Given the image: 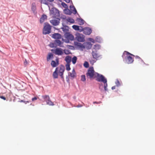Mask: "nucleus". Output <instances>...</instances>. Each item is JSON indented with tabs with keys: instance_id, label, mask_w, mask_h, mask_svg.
Here are the masks:
<instances>
[{
	"instance_id": "f257e3e1",
	"label": "nucleus",
	"mask_w": 155,
	"mask_h": 155,
	"mask_svg": "<svg viewBox=\"0 0 155 155\" xmlns=\"http://www.w3.org/2000/svg\"><path fill=\"white\" fill-rule=\"evenodd\" d=\"M95 73L97 74L96 80L98 82H103L104 83V91H108V89L107 88L108 84L107 78L102 74L97 73Z\"/></svg>"
},
{
	"instance_id": "f03ea898",
	"label": "nucleus",
	"mask_w": 155,
	"mask_h": 155,
	"mask_svg": "<svg viewBox=\"0 0 155 155\" xmlns=\"http://www.w3.org/2000/svg\"><path fill=\"white\" fill-rule=\"evenodd\" d=\"M131 56H134V55L131 53L127 51H124L122 57L123 58V61L125 63L128 64H130L133 62L134 59Z\"/></svg>"
},
{
	"instance_id": "7ed1b4c3",
	"label": "nucleus",
	"mask_w": 155,
	"mask_h": 155,
	"mask_svg": "<svg viewBox=\"0 0 155 155\" xmlns=\"http://www.w3.org/2000/svg\"><path fill=\"white\" fill-rule=\"evenodd\" d=\"M74 44L75 45L81 49L82 50L84 48H86L87 50L90 49L91 48L92 45L91 43L88 42H84L83 44L77 42H74Z\"/></svg>"
},
{
	"instance_id": "20e7f679",
	"label": "nucleus",
	"mask_w": 155,
	"mask_h": 155,
	"mask_svg": "<svg viewBox=\"0 0 155 155\" xmlns=\"http://www.w3.org/2000/svg\"><path fill=\"white\" fill-rule=\"evenodd\" d=\"M64 36L66 39L64 40V41L66 43H69L70 41H72L74 40V36L70 32L64 33Z\"/></svg>"
},
{
	"instance_id": "39448f33",
	"label": "nucleus",
	"mask_w": 155,
	"mask_h": 155,
	"mask_svg": "<svg viewBox=\"0 0 155 155\" xmlns=\"http://www.w3.org/2000/svg\"><path fill=\"white\" fill-rule=\"evenodd\" d=\"M95 74V71L93 67H90L86 73V75L87 78H90L91 79L93 78Z\"/></svg>"
},
{
	"instance_id": "423d86ee",
	"label": "nucleus",
	"mask_w": 155,
	"mask_h": 155,
	"mask_svg": "<svg viewBox=\"0 0 155 155\" xmlns=\"http://www.w3.org/2000/svg\"><path fill=\"white\" fill-rule=\"evenodd\" d=\"M92 55L93 58L96 60H98L102 58V55L100 54L97 50L93 49L91 53Z\"/></svg>"
},
{
	"instance_id": "0eeeda50",
	"label": "nucleus",
	"mask_w": 155,
	"mask_h": 155,
	"mask_svg": "<svg viewBox=\"0 0 155 155\" xmlns=\"http://www.w3.org/2000/svg\"><path fill=\"white\" fill-rule=\"evenodd\" d=\"M51 26L49 24H46L43 28V34L45 35L49 34L51 32Z\"/></svg>"
},
{
	"instance_id": "6e6552de",
	"label": "nucleus",
	"mask_w": 155,
	"mask_h": 155,
	"mask_svg": "<svg viewBox=\"0 0 155 155\" xmlns=\"http://www.w3.org/2000/svg\"><path fill=\"white\" fill-rule=\"evenodd\" d=\"M42 97L44 100L46 102L47 104L50 106L54 105V104L50 100L49 96L48 95H42Z\"/></svg>"
},
{
	"instance_id": "1a4fd4ad",
	"label": "nucleus",
	"mask_w": 155,
	"mask_h": 155,
	"mask_svg": "<svg viewBox=\"0 0 155 155\" xmlns=\"http://www.w3.org/2000/svg\"><path fill=\"white\" fill-rule=\"evenodd\" d=\"M75 36V39L78 41L84 42L85 41L84 36L82 34L77 33L76 34Z\"/></svg>"
},
{
	"instance_id": "9d476101",
	"label": "nucleus",
	"mask_w": 155,
	"mask_h": 155,
	"mask_svg": "<svg viewBox=\"0 0 155 155\" xmlns=\"http://www.w3.org/2000/svg\"><path fill=\"white\" fill-rule=\"evenodd\" d=\"M50 14L53 15L55 17H59L60 16V13L59 11L55 8H52L50 11Z\"/></svg>"
},
{
	"instance_id": "9b49d317",
	"label": "nucleus",
	"mask_w": 155,
	"mask_h": 155,
	"mask_svg": "<svg viewBox=\"0 0 155 155\" xmlns=\"http://www.w3.org/2000/svg\"><path fill=\"white\" fill-rule=\"evenodd\" d=\"M92 29L89 27H85L84 28L83 32L85 35H89L92 32Z\"/></svg>"
},
{
	"instance_id": "f8f14e48",
	"label": "nucleus",
	"mask_w": 155,
	"mask_h": 155,
	"mask_svg": "<svg viewBox=\"0 0 155 155\" xmlns=\"http://www.w3.org/2000/svg\"><path fill=\"white\" fill-rule=\"evenodd\" d=\"M60 19L59 18L57 19H52L50 21V23L54 26H57L59 25L60 23Z\"/></svg>"
},
{
	"instance_id": "ddd939ff",
	"label": "nucleus",
	"mask_w": 155,
	"mask_h": 155,
	"mask_svg": "<svg viewBox=\"0 0 155 155\" xmlns=\"http://www.w3.org/2000/svg\"><path fill=\"white\" fill-rule=\"evenodd\" d=\"M54 53L58 55H61L63 54V50L61 48H57L54 50Z\"/></svg>"
},
{
	"instance_id": "4468645a",
	"label": "nucleus",
	"mask_w": 155,
	"mask_h": 155,
	"mask_svg": "<svg viewBox=\"0 0 155 155\" xmlns=\"http://www.w3.org/2000/svg\"><path fill=\"white\" fill-rule=\"evenodd\" d=\"M56 61L52 60L51 63V66L53 67H55L59 64V61L58 58H57L56 59Z\"/></svg>"
},
{
	"instance_id": "2eb2a0df",
	"label": "nucleus",
	"mask_w": 155,
	"mask_h": 155,
	"mask_svg": "<svg viewBox=\"0 0 155 155\" xmlns=\"http://www.w3.org/2000/svg\"><path fill=\"white\" fill-rule=\"evenodd\" d=\"M59 71L58 67H57L55 70V71L53 72V77L54 78L56 79L58 77V72Z\"/></svg>"
},
{
	"instance_id": "dca6fc26",
	"label": "nucleus",
	"mask_w": 155,
	"mask_h": 155,
	"mask_svg": "<svg viewBox=\"0 0 155 155\" xmlns=\"http://www.w3.org/2000/svg\"><path fill=\"white\" fill-rule=\"evenodd\" d=\"M62 26L63 27H61V29L62 30L64 33H69V27L67 25H64L63 23L62 24Z\"/></svg>"
},
{
	"instance_id": "f3484780",
	"label": "nucleus",
	"mask_w": 155,
	"mask_h": 155,
	"mask_svg": "<svg viewBox=\"0 0 155 155\" xmlns=\"http://www.w3.org/2000/svg\"><path fill=\"white\" fill-rule=\"evenodd\" d=\"M52 38L55 39H60L61 38V35L58 33H55L52 35Z\"/></svg>"
},
{
	"instance_id": "a211bd4d",
	"label": "nucleus",
	"mask_w": 155,
	"mask_h": 155,
	"mask_svg": "<svg viewBox=\"0 0 155 155\" xmlns=\"http://www.w3.org/2000/svg\"><path fill=\"white\" fill-rule=\"evenodd\" d=\"M47 18V16L46 15L43 14L42 15L40 19V22L42 23L44 22L45 20Z\"/></svg>"
},
{
	"instance_id": "6ab92c4d",
	"label": "nucleus",
	"mask_w": 155,
	"mask_h": 155,
	"mask_svg": "<svg viewBox=\"0 0 155 155\" xmlns=\"http://www.w3.org/2000/svg\"><path fill=\"white\" fill-rule=\"evenodd\" d=\"M70 8L71 10L73 11V13L74 15L77 13V10L74 5H70Z\"/></svg>"
},
{
	"instance_id": "aec40b11",
	"label": "nucleus",
	"mask_w": 155,
	"mask_h": 155,
	"mask_svg": "<svg viewBox=\"0 0 155 155\" xmlns=\"http://www.w3.org/2000/svg\"><path fill=\"white\" fill-rule=\"evenodd\" d=\"M71 57L69 55L66 56L65 59V61L68 64H70L71 61Z\"/></svg>"
},
{
	"instance_id": "412c9836",
	"label": "nucleus",
	"mask_w": 155,
	"mask_h": 155,
	"mask_svg": "<svg viewBox=\"0 0 155 155\" xmlns=\"http://www.w3.org/2000/svg\"><path fill=\"white\" fill-rule=\"evenodd\" d=\"M64 12L65 14L69 15H70L72 12L68 9V8L65 9L64 10Z\"/></svg>"
},
{
	"instance_id": "4be33fe9",
	"label": "nucleus",
	"mask_w": 155,
	"mask_h": 155,
	"mask_svg": "<svg viewBox=\"0 0 155 155\" xmlns=\"http://www.w3.org/2000/svg\"><path fill=\"white\" fill-rule=\"evenodd\" d=\"M31 9L34 14H35L36 13V7L35 3H33L32 4Z\"/></svg>"
},
{
	"instance_id": "5701e85b",
	"label": "nucleus",
	"mask_w": 155,
	"mask_h": 155,
	"mask_svg": "<svg viewBox=\"0 0 155 155\" xmlns=\"http://www.w3.org/2000/svg\"><path fill=\"white\" fill-rule=\"evenodd\" d=\"M53 55L52 53H49L47 57V59L48 61H49L51 59H52L53 58Z\"/></svg>"
},
{
	"instance_id": "b1692460",
	"label": "nucleus",
	"mask_w": 155,
	"mask_h": 155,
	"mask_svg": "<svg viewBox=\"0 0 155 155\" xmlns=\"http://www.w3.org/2000/svg\"><path fill=\"white\" fill-rule=\"evenodd\" d=\"M56 46L57 45L61 47V44L62 43L61 41L58 39L54 41Z\"/></svg>"
},
{
	"instance_id": "393cba45",
	"label": "nucleus",
	"mask_w": 155,
	"mask_h": 155,
	"mask_svg": "<svg viewBox=\"0 0 155 155\" xmlns=\"http://www.w3.org/2000/svg\"><path fill=\"white\" fill-rule=\"evenodd\" d=\"M95 41L97 42L101 43L102 42V39L100 37L97 36L95 38Z\"/></svg>"
},
{
	"instance_id": "a878e982",
	"label": "nucleus",
	"mask_w": 155,
	"mask_h": 155,
	"mask_svg": "<svg viewBox=\"0 0 155 155\" xmlns=\"http://www.w3.org/2000/svg\"><path fill=\"white\" fill-rule=\"evenodd\" d=\"M77 20H78V22H79V25H82L84 24V21L81 18H78Z\"/></svg>"
},
{
	"instance_id": "bb28decb",
	"label": "nucleus",
	"mask_w": 155,
	"mask_h": 155,
	"mask_svg": "<svg viewBox=\"0 0 155 155\" xmlns=\"http://www.w3.org/2000/svg\"><path fill=\"white\" fill-rule=\"evenodd\" d=\"M66 20L68 22L73 24L74 23V20L71 18L68 17L66 19Z\"/></svg>"
},
{
	"instance_id": "cd10ccee",
	"label": "nucleus",
	"mask_w": 155,
	"mask_h": 155,
	"mask_svg": "<svg viewBox=\"0 0 155 155\" xmlns=\"http://www.w3.org/2000/svg\"><path fill=\"white\" fill-rule=\"evenodd\" d=\"M68 75L73 78H74L76 77V73L69 72L68 73Z\"/></svg>"
},
{
	"instance_id": "c85d7f7f",
	"label": "nucleus",
	"mask_w": 155,
	"mask_h": 155,
	"mask_svg": "<svg viewBox=\"0 0 155 155\" xmlns=\"http://www.w3.org/2000/svg\"><path fill=\"white\" fill-rule=\"evenodd\" d=\"M116 85L117 87H119L122 85V83L121 82H120L118 79H117L115 82Z\"/></svg>"
},
{
	"instance_id": "c756f323",
	"label": "nucleus",
	"mask_w": 155,
	"mask_h": 155,
	"mask_svg": "<svg viewBox=\"0 0 155 155\" xmlns=\"http://www.w3.org/2000/svg\"><path fill=\"white\" fill-rule=\"evenodd\" d=\"M94 47L93 49H95V50H99L101 46L99 44H96L94 45Z\"/></svg>"
},
{
	"instance_id": "7c9ffc66",
	"label": "nucleus",
	"mask_w": 155,
	"mask_h": 155,
	"mask_svg": "<svg viewBox=\"0 0 155 155\" xmlns=\"http://www.w3.org/2000/svg\"><path fill=\"white\" fill-rule=\"evenodd\" d=\"M77 59V57L75 56H74L72 59V63L74 64H75L76 62Z\"/></svg>"
},
{
	"instance_id": "2f4dec72",
	"label": "nucleus",
	"mask_w": 155,
	"mask_h": 155,
	"mask_svg": "<svg viewBox=\"0 0 155 155\" xmlns=\"http://www.w3.org/2000/svg\"><path fill=\"white\" fill-rule=\"evenodd\" d=\"M64 53L66 54H71V53L69 50L65 49L63 50Z\"/></svg>"
},
{
	"instance_id": "473e14b6",
	"label": "nucleus",
	"mask_w": 155,
	"mask_h": 155,
	"mask_svg": "<svg viewBox=\"0 0 155 155\" xmlns=\"http://www.w3.org/2000/svg\"><path fill=\"white\" fill-rule=\"evenodd\" d=\"M64 66L61 65L60 67L59 70L58 72H64Z\"/></svg>"
},
{
	"instance_id": "72a5a7b5",
	"label": "nucleus",
	"mask_w": 155,
	"mask_h": 155,
	"mask_svg": "<svg viewBox=\"0 0 155 155\" xmlns=\"http://www.w3.org/2000/svg\"><path fill=\"white\" fill-rule=\"evenodd\" d=\"M72 27L73 29L76 31H78L79 30V26L74 25L72 26Z\"/></svg>"
},
{
	"instance_id": "f704fd0d",
	"label": "nucleus",
	"mask_w": 155,
	"mask_h": 155,
	"mask_svg": "<svg viewBox=\"0 0 155 155\" xmlns=\"http://www.w3.org/2000/svg\"><path fill=\"white\" fill-rule=\"evenodd\" d=\"M61 5L64 8H65V9L68 8V6L64 2H62Z\"/></svg>"
},
{
	"instance_id": "c9c22d12",
	"label": "nucleus",
	"mask_w": 155,
	"mask_h": 155,
	"mask_svg": "<svg viewBox=\"0 0 155 155\" xmlns=\"http://www.w3.org/2000/svg\"><path fill=\"white\" fill-rule=\"evenodd\" d=\"M66 67V69L68 71H69L71 70V68L70 67V64L67 63L65 65Z\"/></svg>"
},
{
	"instance_id": "e433bc0d",
	"label": "nucleus",
	"mask_w": 155,
	"mask_h": 155,
	"mask_svg": "<svg viewBox=\"0 0 155 155\" xmlns=\"http://www.w3.org/2000/svg\"><path fill=\"white\" fill-rule=\"evenodd\" d=\"M84 66L85 68H88L89 67V64L88 63L87 61H85L84 64Z\"/></svg>"
},
{
	"instance_id": "4c0bfd02",
	"label": "nucleus",
	"mask_w": 155,
	"mask_h": 155,
	"mask_svg": "<svg viewBox=\"0 0 155 155\" xmlns=\"http://www.w3.org/2000/svg\"><path fill=\"white\" fill-rule=\"evenodd\" d=\"M49 46L51 48H54V47H56V46L55 45V43L54 41V42L52 43H51L49 45Z\"/></svg>"
},
{
	"instance_id": "58836bf2",
	"label": "nucleus",
	"mask_w": 155,
	"mask_h": 155,
	"mask_svg": "<svg viewBox=\"0 0 155 155\" xmlns=\"http://www.w3.org/2000/svg\"><path fill=\"white\" fill-rule=\"evenodd\" d=\"M99 88L100 91L101 92H102L103 91H104V90L103 89V88L101 87L103 85V84H99Z\"/></svg>"
},
{
	"instance_id": "ea45409f",
	"label": "nucleus",
	"mask_w": 155,
	"mask_h": 155,
	"mask_svg": "<svg viewBox=\"0 0 155 155\" xmlns=\"http://www.w3.org/2000/svg\"><path fill=\"white\" fill-rule=\"evenodd\" d=\"M81 80L82 81H84L86 80L85 76L84 75H82L81 76Z\"/></svg>"
},
{
	"instance_id": "a19ab883",
	"label": "nucleus",
	"mask_w": 155,
	"mask_h": 155,
	"mask_svg": "<svg viewBox=\"0 0 155 155\" xmlns=\"http://www.w3.org/2000/svg\"><path fill=\"white\" fill-rule=\"evenodd\" d=\"M135 58L136 59H139L140 60V61L141 62H142L144 64H146L141 59V58L139 56H135ZM146 65H147V64H146Z\"/></svg>"
},
{
	"instance_id": "79ce46f5",
	"label": "nucleus",
	"mask_w": 155,
	"mask_h": 155,
	"mask_svg": "<svg viewBox=\"0 0 155 155\" xmlns=\"http://www.w3.org/2000/svg\"><path fill=\"white\" fill-rule=\"evenodd\" d=\"M41 3L45 4V5H48V3L46 0H40Z\"/></svg>"
},
{
	"instance_id": "37998d69",
	"label": "nucleus",
	"mask_w": 155,
	"mask_h": 155,
	"mask_svg": "<svg viewBox=\"0 0 155 155\" xmlns=\"http://www.w3.org/2000/svg\"><path fill=\"white\" fill-rule=\"evenodd\" d=\"M97 60L95 59H91L90 60V63L92 64H93L95 63Z\"/></svg>"
},
{
	"instance_id": "c03bdc74",
	"label": "nucleus",
	"mask_w": 155,
	"mask_h": 155,
	"mask_svg": "<svg viewBox=\"0 0 155 155\" xmlns=\"http://www.w3.org/2000/svg\"><path fill=\"white\" fill-rule=\"evenodd\" d=\"M79 31L80 32L83 31L84 28L81 26H79Z\"/></svg>"
},
{
	"instance_id": "a18cd8bd",
	"label": "nucleus",
	"mask_w": 155,
	"mask_h": 155,
	"mask_svg": "<svg viewBox=\"0 0 155 155\" xmlns=\"http://www.w3.org/2000/svg\"><path fill=\"white\" fill-rule=\"evenodd\" d=\"M59 75L61 76V78H63V74L64 72H58Z\"/></svg>"
},
{
	"instance_id": "49530a36",
	"label": "nucleus",
	"mask_w": 155,
	"mask_h": 155,
	"mask_svg": "<svg viewBox=\"0 0 155 155\" xmlns=\"http://www.w3.org/2000/svg\"><path fill=\"white\" fill-rule=\"evenodd\" d=\"M88 40L91 41V42L93 43H95V40L94 39H93L92 38H88Z\"/></svg>"
},
{
	"instance_id": "de8ad7c7",
	"label": "nucleus",
	"mask_w": 155,
	"mask_h": 155,
	"mask_svg": "<svg viewBox=\"0 0 155 155\" xmlns=\"http://www.w3.org/2000/svg\"><path fill=\"white\" fill-rule=\"evenodd\" d=\"M38 98V97H33L32 98L31 100L32 101H34L35 100H36Z\"/></svg>"
},
{
	"instance_id": "09e8293b",
	"label": "nucleus",
	"mask_w": 155,
	"mask_h": 155,
	"mask_svg": "<svg viewBox=\"0 0 155 155\" xmlns=\"http://www.w3.org/2000/svg\"><path fill=\"white\" fill-rule=\"evenodd\" d=\"M0 98L4 100H6V98L3 96H0Z\"/></svg>"
},
{
	"instance_id": "8fccbe9b",
	"label": "nucleus",
	"mask_w": 155,
	"mask_h": 155,
	"mask_svg": "<svg viewBox=\"0 0 155 155\" xmlns=\"http://www.w3.org/2000/svg\"><path fill=\"white\" fill-rule=\"evenodd\" d=\"M63 0L68 3H70L71 2V0Z\"/></svg>"
},
{
	"instance_id": "3c124183",
	"label": "nucleus",
	"mask_w": 155,
	"mask_h": 155,
	"mask_svg": "<svg viewBox=\"0 0 155 155\" xmlns=\"http://www.w3.org/2000/svg\"><path fill=\"white\" fill-rule=\"evenodd\" d=\"M101 103V101H99V102L94 101V102H93V104H99Z\"/></svg>"
},
{
	"instance_id": "603ef678",
	"label": "nucleus",
	"mask_w": 155,
	"mask_h": 155,
	"mask_svg": "<svg viewBox=\"0 0 155 155\" xmlns=\"http://www.w3.org/2000/svg\"><path fill=\"white\" fill-rule=\"evenodd\" d=\"M24 64L25 65H26L27 64V62L26 61V59L25 60V61L24 62Z\"/></svg>"
},
{
	"instance_id": "864d4df0",
	"label": "nucleus",
	"mask_w": 155,
	"mask_h": 155,
	"mask_svg": "<svg viewBox=\"0 0 155 155\" xmlns=\"http://www.w3.org/2000/svg\"><path fill=\"white\" fill-rule=\"evenodd\" d=\"M115 87H116V86H113L111 87V89L112 90H114L115 89Z\"/></svg>"
},
{
	"instance_id": "5fc2aeb1",
	"label": "nucleus",
	"mask_w": 155,
	"mask_h": 155,
	"mask_svg": "<svg viewBox=\"0 0 155 155\" xmlns=\"http://www.w3.org/2000/svg\"><path fill=\"white\" fill-rule=\"evenodd\" d=\"M82 106V105H77L76 107H81Z\"/></svg>"
},
{
	"instance_id": "6e6d98bb",
	"label": "nucleus",
	"mask_w": 155,
	"mask_h": 155,
	"mask_svg": "<svg viewBox=\"0 0 155 155\" xmlns=\"http://www.w3.org/2000/svg\"><path fill=\"white\" fill-rule=\"evenodd\" d=\"M72 73H76L75 72V71L74 70V69H73V70L72 71Z\"/></svg>"
},
{
	"instance_id": "4d7b16f0",
	"label": "nucleus",
	"mask_w": 155,
	"mask_h": 155,
	"mask_svg": "<svg viewBox=\"0 0 155 155\" xmlns=\"http://www.w3.org/2000/svg\"><path fill=\"white\" fill-rule=\"evenodd\" d=\"M24 102L25 103V104H26L27 103H29V101H24Z\"/></svg>"
},
{
	"instance_id": "13d9d810",
	"label": "nucleus",
	"mask_w": 155,
	"mask_h": 155,
	"mask_svg": "<svg viewBox=\"0 0 155 155\" xmlns=\"http://www.w3.org/2000/svg\"><path fill=\"white\" fill-rule=\"evenodd\" d=\"M66 18V17L65 16H64L63 17H62V19H65Z\"/></svg>"
},
{
	"instance_id": "bf43d9fd",
	"label": "nucleus",
	"mask_w": 155,
	"mask_h": 155,
	"mask_svg": "<svg viewBox=\"0 0 155 155\" xmlns=\"http://www.w3.org/2000/svg\"><path fill=\"white\" fill-rule=\"evenodd\" d=\"M47 0L50 2H52L54 1V0Z\"/></svg>"
},
{
	"instance_id": "052dcab7",
	"label": "nucleus",
	"mask_w": 155,
	"mask_h": 155,
	"mask_svg": "<svg viewBox=\"0 0 155 155\" xmlns=\"http://www.w3.org/2000/svg\"><path fill=\"white\" fill-rule=\"evenodd\" d=\"M68 47H73V46L70 45H68Z\"/></svg>"
},
{
	"instance_id": "680f3d73",
	"label": "nucleus",
	"mask_w": 155,
	"mask_h": 155,
	"mask_svg": "<svg viewBox=\"0 0 155 155\" xmlns=\"http://www.w3.org/2000/svg\"><path fill=\"white\" fill-rule=\"evenodd\" d=\"M24 101H23V100H21V102H24Z\"/></svg>"
},
{
	"instance_id": "e2e57ef3",
	"label": "nucleus",
	"mask_w": 155,
	"mask_h": 155,
	"mask_svg": "<svg viewBox=\"0 0 155 155\" xmlns=\"http://www.w3.org/2000/svg\"><path fill=\"white\" fill-rule=\"evenodd\" d=\"M59 1L60 2H61V0H59Z\"/></svg>"
},
{
	"instance_id": "0e129e2a",
	"label": "nucleus",
	"mask_w": 155,
	"mask_h": 155,
	"mask_svg": "<svg viewBox=\"0 0 155 155\" xmlns=\"http://www.w3.org/2000/svg\"><path fill=\"white\" fill-rule=\"evenodd\" d=\"M71 2L72 4H73V3H72V1H71Z\"/></svg>"
}]
</instances>
